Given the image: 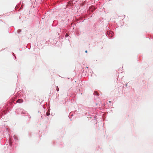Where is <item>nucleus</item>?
I'll list each match as a JSON object with an SVG mask.
<instances>
[{"mask_svg": "<svg viewBox=\"0 0 153 153\" xmlns=\"http://www.w3.org/2000/svg\"><path fill=\"white\" fill-rule=\"evenodd\" d=\"M17 102L18 103H22L23 102V100L22 99H19L17 100Z\"/></svg>", "mask_w": 153, "mask_h": 153, "instance_id": "obj_1", "label": "nucleus"}, {"mask_svg": "<svg viewBox=\"0 0 153 153\" xmlns=\"http://www.w3.org/2000/svg\"><path fill=\"white\" fill-rule=\"evenodd\" d=\"M108 36L109 37H112L113 36V35L112 34V32H108Z\"/></svg>", "mask_w": 153, "mask_h": 153, "instance_id": "obj_2", "label": "nucleus"}, {"mask_svg": "<svg viewBox=\"0 0 153 153\" xmlns=\"http://www.w3.org/2000/svg\"><path fill=\"white\" fill-rule=\"evenodd\" d=\"M56 90L57 91H58L59 90V89L58 86L56 87Z\"/></svg>", "mask_w": 153, "mask_h": 153, "instance_id": "obj_3", "label": "nucleus"}, {"mask_svg": "<svg viewBox=\"0 0 153 153\" xmlns=\"http://www.w3.org/2000/svg\"><path fill=\"white\" fill-rule=\"evenodd\" d=\"M68 36V34H66L65 35V36L66 37H67V36Z\"/></svg>", "mask_w": 153, "mask_h": 153, "instance_id": "obj_4", "label": "nucleus"}, {"mask_svg": "<svg viewBox=\"0 0 153 153\" xmlns=\"http://www.w3.org/2000/svg\"><path fill=\"white\" fill-rule=\"evenodd\" d=\"M94 93L96 94H97V95H98V94L97 92H95Z\"/></svg>", "mask_w": 153, "mask_h": 153, "instance_id": "obj_5", "label": "nucleus"}, {"mask_svg": "<svg viewBox=\"0 0 153 153\" xmlns=\"http://www.w3.org/2000/svg\"><path fill=\"white\" fill-rule=\"evenodd\" d=\"M50 114L49 113H47V115L48 116Z\"/></svg>", "mask_w": 153, "mask_h": 153, "instance_id": "obj_6", "label": "nucleus"}, {"mask_svg": "<svg viewBox=\"0 0 153 153\" xmlns=\"http://www.w3.org/2000/svg\"><path fill=\"white\" fill-rule=\"evenodd\" d=\"M85 52L86 53H87V51L86 50L85 51Z\"/></svg>", "mask_w": 153, "mask_h": 153, "instance_id": "obj_7", "label": "nucleus"}, {"mask_svg": "<svg viewBox=\"0 0 153 153\" xmlns=\"http://www.w3.org/2000/svg\"><path fill=\"white\" fill-rule=\"evenodd\" d=\"M109 102L110 103V102H111L110 101H109Z\"/></svg>", "mask_w": 153, "mask_h": 153, "instance_id": "obj_8", "label": "nucleus"}]
</instances>
